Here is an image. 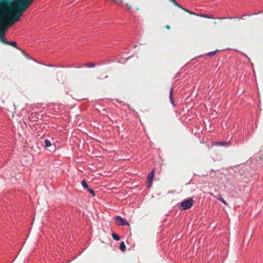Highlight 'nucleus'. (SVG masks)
I'll list each match as a JSON object with an SVG mask.
<instances>
[{"label": "nucleus", "mask_w": 263, "mask_h": 263, "mask_svg": "<svg viewBox=\"0 0 263 263\" xmlns=\"http://www.w3.org/2000/svg\"><path fill=\"white\" fill-rule=\"evenodd\" d=\"M218 199L221 201L225 205H228L227 202L223 199L220 194H219Z\"/></svg>", "instance_id": "13"}, {"label": "nucleus", "mask_w": 263, "mask_h": 263, "mask_svg": "<svg viewBox=\"0 0 263 263\" xmlns=\"http://www.w3.org/2000/svg\"><path fill=\"white\" fill-rule=\"evenodd\" d=\"M217 51V50L215 51H213V52H209V53L207 54V55H208V56H211V57L214 56V55H215L216 52V51Z\"/></svg>", "instance_id": "18"}, {"label": "nucleus", "mask_w": 263, "mask_h": 263, "mask_svg": "<svg viewBox=\"0 0 263 263\" xmlns=\"http://www.w3.org/2000/svg\"><path fill=\"white\" fill-rule=\"evenodd\" d=\"M214 23L215 24H217V23H216V22H214Z\"/></svg>", "instance_id": "24"}, {"label": "nucleus", "mask_w": 263, "mask_h": 263, "mask_svg": "<svg viewBox=\"0 0 263 263\" xmlns=\"http://www.w3.org/2000/svg\"><path fill=\"white\" fill-rule=\"evenodd\" d=\"M170 99L171 100V102L173 104V89L172 88L171 89L170 92Z\"/></svg>", "instance_id": "16"}, {"label": "nucleus", "mask_w": 263, "mask_h": 263, "mask_svg": "<svg viewBox=\"0 0 263 263\" xmlns=\"http://www.w3.org/2000/svg\"><path fill=\"white\" fill-rule=\"evenodd\" d=\"M170 2H171L174 5L178 7L179 8L182 9H184L182 8L175 0H169Z\"/></svg>", "instance_id": "9"}, {"label": "nucleus", "mask_w": 263, "mask_h": 263, "mask_svg": "<svg viewBox=\"0 0 263 263\" xmlns=\"http://www.w3.org/2000/svg\"><path fill=\"white\" fill-rule=\"evenodd\" d=\"M115 223L118 226H129V223L120 216H116L115 218Z\"/></svg>", "instance_id": "3"}, {"label": "nucleus", "mask_w": 263, "mask_h": 263, "mask_svg": "<svg viewBox=\"0 0 263 263\" xmlns=\"http://www.w3.org/2000/svg\"><path fill=\"white\" fill-rule=\"evenodd\" d=\"M112 237L116 240H119V239H120L119 236L118 235L116 234V233H112Z\"/></svg>", "instance_id": "15"}, {"label": "nucleus", "mask_w": 263, "mask_h": 263, "mask_svg": "<svg viewBox=\"0 0 263 263\" xmlns=\"http://www.w3.org/2000/svg\"><path fill=\"white\" fill-rule=\"evenodd\" d=\"M82 185L83 186V187H84L85 189H89V187H88V185L86 182V181L85 180H83L82 181Z\"/></svg>", "instance_id": "11"}, {"label": "nucleus", "mask_w": 263, "mask_h": 263, "mask_svg": "<svg viewBox=\"0 0 263 263\" xmlns=\"http://www.w3.org/2000/svg\"><path fill=\"white\" fill-rule=\"evenodd\" d=\"M87 191L92 195L93 197L95 196V192L91 189H88Z\"/></svg>", "instance_id": "17"}, {"label": "nucleus", "mask_w": 263, "mask_h": 263, "mask_svg": "<svg viewBox=\"0 0 263 263\" xmlns=\"http://www.w3.org/2000/svg\"><path fill=\"white\" fill-rule=\"evenodd\" d=\"M22 53H23V55H24L25 56H26V57H28V54H27V53H26V52H25V51H22Z\"/></svg>", "instance_id": "19"}, {"label": "nucleus", "mask_w": 263, "mask_h": 263, "mask_svg": "<svg viewBox=\"0 0 263 263\" xmlns=\"http://www.w3.org/2000/svg\"><path fill=\"white\" fill-rule=\"evenodd\" d=\"M85 66L88 68H92L95 66V64L93 63H88L85 64Z\"/></svg>", "instance_id": "12"}, {"label": "nucleus", "mask_w": 263, "mask_h": 263, "mask_svg": "<svg viewBox=\"0 0 263 263\" xmlns=\"http://www.w3.org/2000/svg\"><path fill=\"white\" fill-rule=\"evenodd\" d=\"M194 202L192 198H189L183 200L181 204L179 206L180 210H186L190 209L193 205Z\"/></svg>", "instance_id": "2"}, {"label": "nucleus", "mask_w": 263, "mask_h": 263, "mask_svg": "<svg viewBox=\"0 0 263 263\" xmlns=\"http://www.w3.org/2000/svg\"><path fill=\"white\" fill-rule=\"evenodd\" d=\"M33 0H16L11 7H5L0 12V37L5 35L9 26L20 20L23 13Z\"/></svg>", "instance_id": "1"}, {"label": "nucleus", "mask_w": 263, "mask_h": 263, "mask_svg": "<svg viewBox=\"0 0 263 263\" xmlns=\"http://www.w3.org/2000/svg\"><path fill=\"white\" fill-rule=\"evenodd\" d=\"M223 18H225L224 17H223V18H221V17L219 18L220 20L223 19Z\"/></svg>", "instance_id": "23"}, {"label": "nucleus", "mask_w": 263, "mask_h": 263, "mask_svg": "<svg viewBox=\"0 0 263 263\" xmlns=\"http://www.w3.org/2000/svg\"><path fill=\"white\" fill-rule=\"evenodd\" d=\"M183 10H184V11H185L192 15H197V16H200L202 17L209 18V19H214L215 18V17L212 15H208V14H203V13L200 14H196L195 13H194L192 11H191L190 10H188L187 9H183Z\"/></svg>", "instance_id": "4"}, {"label": "nucleus", "mask_w": 263, "mask_h": 263, "mask_svg": "<svg viewBox=\"0 0 263 263\" xmlns=\"http://www.w3.org/2000/svg\"><path fill=\"white\" fill-rule=\"evenodd\" d=\"M126 6L129 9L132 8V6L130 5L126 4Z\"/></svg>", "instance_id": "20"}, {"label": "nucleus", "mask_w": 263, "mask_h": 263, "mask_svg": "<svg viewBox=\"0 0 263 263\" xmlns=\"http://www.w3.org/2000/svg\"><path fill=\"white\" fill-rule=\"evenodd\" d=\"M7 45L13 46V47L16 48V49H20L17 47V44H16V43L15 42L8 41V43H7Z\"/></svg>", "instance_id": "7"}, {"label": "nucleus", "mask_w": 263, "mask_h": 263, "mask_svg": "<svg viewBox=\"0 0 263 263\" xmlns=\"http://www.w3.org/2000/svg\"><path fill=\"white\" fill-rule=\"evenodd\" d=\"M120 249L122 252H125L126 250V246L123 241L121 242L120 245Z\"/></svg>", "instance_id": "8"}, {"label": "nucleus", "mask_w": 263, "mask_h": 263, "mask_svg": "<svg viewBox=\"0 0 263 263\" xmlns=\"http://www.w3.org/2000/svg\"><path fill=\"white\" fill-rule=\"evenodd\" d=\"M155 174V170L154 168L153 169V170L148 174L147 176V180L148 181V186L150 187L152 185V184L153 183V178L154 177Z\"/></svg>", "instance_id": "5"}, {"label": "nucleus", "mask_w": 263, "mask_h": 263, "mask_svg": "<svg viewBox=\"0 0 263 263\" xmlns=\"http://www.w3.org/2000/svg\"><path fill=\"white\" fill-rule=\"evenodd\" d=\"M118 0H112V1L114 2V3H116L118 1Z\"/></svg>", "instance_id": "22"}, {"label": "nucleus", "mask_w": 263, "mask_h": 263, "mask_svg": "<svg viewBox=\"0 0 263 263\" xmlns=\"http://www.w3.org/2000/svg\"><path fill=\"white\" fill-rule=\"evenodd\" d=\"M45 144L46 147H48L51 145V143L48 139H46L45 140Z\"/></svg>", "instance_id": "14"}, {"label": "nucleus", "mask_w": 263, "mask_h": 263, "mask_svg": "<svg viewBox=\"0 0 263 263\" xmlns=\"http://www.w3.org/2000/svg\"><path fill=\"white\" fill-rule=\"evenodd\" d=\"M165 28L167 29H170V26L168 25H167L165 26Z\"/></svg>", "instance_id": "21"}, {"label": "nucleus", "mask_w": 263, "mask_h": 263, "mask_svg": "<svg viewBox=\"0 0 263 263\" xmlns=\"http://www.w3.org/2000/svg\"><path fill=\"white\" fill-rule=\"evenodd\" d=\"M0 41L2 43H4L5 44H7V43H8V41L7 40V39L5 37L4 35L0 37Z\"/></svg>", "instance_id": "10"}, {"label": "nucleus", "mask_w": 263, "mask_h": 263, "mask_svg": "<svg viewBox=\"0 0 263 263\" xmlns=\"http://www.w3.org/2000/svg\"><path fill=\"white\" fill-rule=\"evenodd\" d=\"M218 146H229L230 145V143L229 142H218L216 143L215 144Z\"/></svg>", "instance_id": "6"}]
</instances>
